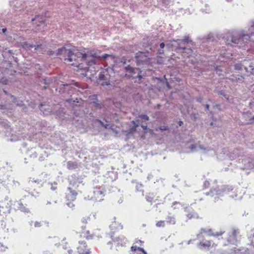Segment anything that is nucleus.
<instances>
[{"instance_id":"obj_32","label":"nucleus","mask_w":254,"mask_h":254,"mask_svg":"<svg viewBox=\"0 0 254 254\" xmlns=\"http://www.w3.org/2000/svg\"><path fill=\"white\" fill-rule=\"evenodd\" d=\"M160 49L158 50V54L159 55H162L164 53V51L163 49L165 47V44L164 43L162 42L159 45Z\"/></svg>"},{"instance_id":"obj_20","label":"nucleus","mask_w":254,"mask_h":254,"mask_svg":"<svg viewBox=\"0 0 254 254\" xmlns=\"http://www.w3.org/2000/svg\"><path fill=\"white\" fill-rule=\"evenodd\" d=\"M81 237L85 238L87 240H90L93 239L94 235L91 233L89 230H87L82 233Z\"/></svg>"},{"instance_id":"obj_38","label":"nucleus","mask_w":254,"mask_h":254,"mask_svg":"<svg viewBox=\"0 0 254 254\" xmlns=\"http://www.w3.org/2000/svg\"><path fill=\"white\" fill-rule=\"evenodd\" d=\"M157 227H164L165 226V221H158L156 224Z\"/></svg>"},{"instance_id":"obj_55","label":"nucleus","mask_w":254,"mask_h":254,"mask_svg":"<svg viewBox=\"0 0 254 254\" xmlns=\"http://www.w3.org/2000/svg\"><path fill=\"white\" fill-rule=\"evenodd\" d=\"M3 221L2 219H0V229L2 227Z\"/></svg>"},{"instance_id":"obj_27","label":"nucleus","mask_w":254,"mask_h":254,"mask_svg":"<svg viewBox=\"0 0 254 254\" xmlns=\"http://www.w3.org/2000/svg\"><path fill=\"white\" fill-rule=\"evenodd\" d=\"M112 227L115 228V231L122 230L123 228V226L119 223H117L116 221L112 222Z\"/></svg>"},{"instance_id":"obj_50","label":"nucleus","mask_w":254,"mask_h":254,"mask_svg":"<svg viewBox=\"0 0 254 254\" xmlns=\"http://www.w3.org/2000/svg\"><path fill=\"white\" fill-rule=\"evenodd\" d=\"M213 108H217V109H218L219 111H221V106L220 104H215L214 106H213Z\"/></svg>"},{"instance_id":"obj_63","label":"nucleus","mask_w":254,"mask_h":254,"mask_svg":"<svg viewBox=\"0 0 254 254\" xmlns=\"http://www.w3.org/2000/svg\"><path fill=\"white\" fill-rule=\"evenodd\" d=\"M166 85H167V86L168 87V88H170V85L167 81H166Z\"/></svg>"},{"instance_id":"obj_3","label":"nucleus","mask_w":254,"mask_h":254,"mask_svg":"<svg viewBox=\"0 0 254 254\" xmlns=\"http://www.w3.org/2000/svg\"><path fill=\"white\" fill-rule=\"evenodd\" d=\"M243 152L242 150L239 149H234L232 152L230 154L229 158L231 160L236 159L237 158L241 157V158L239 159V162L241 160L242 163L244 165L243 166H240L241 168H247V169H253L254 168V159L252 160L247 158L246 155H242Z\"/></svg>"},{"instance_id":"obj_1","label":"nucleus","mask_w":254,"mask_h":254,"mask_svg":"<svg viewBox=\"0 0 254 254\" xmlns=\"http://www.w3.org/2000/svg\"><path fill=\"white\" fill-rule=\"evenodd\" d=\"M64 55V61L76 66L78 69L87 71L89 66L94 65L100 59L96 53H83L76 50L70 44L66 45L58 50L57 55Z\"/></svg>"},{"instance_id":"obj_49","label":"nucleus","mask_w":254,"mask_h":254,"mask_svg":"<svg viewBox=\"0 0 254 254\" xmlns=\"http://www.w3.org/2000/svg\"><path fill=\"white\" fill-rule=\"evenodd\" d=\"M209 186V182L208 181H205L203 184V186L205 188H207Z\"/></svg>"},{"instance_id":"obj_52","label":"nucleus","mask_w":254,"mask_h":254,"mask_svg":"<svg viewBox=\"0 0 254 254\" xmlns=\"http://www.w3.org/2000/svg\"><path fill=\"white\" fill-rule=\"evenodd\" d=\"M176 205H179L182 206L181 203L180 202H178V201H174V202H173L172 207Z\"/></svg>"},{"instance_id":"obj_29","label":"nucleus","mask_w":254,"mask_h":254,"mask_svg":"<svg viewBox=\"0 0 254 254\" xmlns=\"http://www.w3.org/2000/svg\"><path fill=\"white\" fill-rule=\"evenodd\" d=\"M154 198V196L153 193H149L145 195L146 200L148 202H150V203H152L153 202Z\"/></svg>"},{"instance_id":"obj_26","label":"nucleus","mask_w":254,"mask_h":254,"mask_svg":"<svg viewBox=\"0 0 254 254\" xmlns=\"http://www.w3.org/2000/svg\"><path fill=\"white\" fill-rule=\"evenodd\" d=\"M35 50L41 54H44L45 52L44 48L43 47L41 44L35 46Z\"/></svg>"},{"instance_id":"obj_47","label":"nucleus","mask_w":254,"mask_h":254,"mask_svg":"<svg viewBox=\"0 0 254 254\" xmlns=\"http://www.w3.org/2000/svg\"><path fill=\"white\" fill-rule=\"evenodd\" d=\"M195 100L197 102L201 103L203 100V98L201 96H199L195 98Z\"/></svg>"},{"instance_id":"obj_31","label":"nucleus","mask_w":254,"mask_h":254,"mask_svg":"<svg viewBox=\"0 0 254 254\" xmlns=\"http://www.w3.org/2000/svg\"><path fill=\"white\" fill-rule=\"evenodd\" d=\"M138 127V125H136L135 126H132V127H130L127 131V134H133L134 133L136 130V128Z\"/></svg>"},{"instance_id":"obj_4","label":"nucleus","mask_w":254,"mask_h":254,"mask_svg":"<svg viewBox=\"0 0 254 254\" xmlns=\"http://www.w3.org/2000/svg\"><path fill=\"white\" fill-rule=\"evenodd\" d=\"M197 43L200 45V48H202L204 52L210 51L208 44L215 40V37L212 34H209L206 36H199L197 38Z\"/></svg>"},{"instance_id":"obj_7","label":"nucleus","mask_w":254,"mask_h":254,"mask_svg":"<svg viewBox=\"0 0 254 254\" xmlns=\"http://www.w3.org/2000/svg\"><path fill=\"white\" fill-rule=\"evenodd\" d=\"M133 79H135L134 82L140 83L142 79L146 76V73L139 68H134L133 72H130Z\"/></svg>"},{"instance_id":"obj_46","label":"nucleus","mask_w":254,"mask_h":254,"mask_svg":"<svg viewBox=\"0 0 254 254\" xmlns=\"http://www.w3.org/2000/svg\"><path fill=\"white\" fill-rule=\"evenodd\" d=\"M142 188V185L141 184H137L136 186V188H135V190H136V191H139V190H140V189H141Z\"/></svg>"},{"instance_id":"obj_22","label":"nucleus","mask_w":254,"mask_h":254,"mask_svg":"<svg viewBox=\"0 0 254 254\" xmlns=\"http://www.w3.org/2000/svg\"><path fill=\"white\" fill-rule=\"evenodd\" d=\"M166 221L169 224L174 225L176 223V218L174 215L169 214L166 216Z\"/></svg>"},{"instance_id":"obj_34","label":"nucleus","mask_w":254,"mask_h":254,"mask_svg":"<svg viewBox=\"0 0 254 254\" xmlns=\"http://www.w3.org/2000/svg\"><path fill=\"white\" fill-rule=\"evenodd\" d=\"M7 249V247L0 244V254H4Z\"/></svg>"},{"instance_id":"obj_24","label":"nucleus","mask_w":254,"mask_h":254,"mask_svg":"<svg viewBox=\"0 0 254 254\" xmlns=\"http://www.w3.org/2000/svg\"><path fill=\"white\" fill-rule=\"evenodd\" d=\"M211 244V243L210 241H206L205 242H200L198 245V247L200 249H206L210 247Z\"/></svg>"},{"instance_id":"obj_30","label":"nucleus","mask_w":254,"mask_h":254,"mask_svg":"<svg viewBox=\"0 0 254 254\" xmlns=\"http://www.w3.org/2000/svg\"><path fill=\"white\" fill-rule=\"evenodd\" d=\"M21 45L23 48L26 50H28L30 48H33V45L28 43L27 42H24L21 44Z\"/></svg>"},{"instance_id":"obj_64","label":"nucleus","mask_w":254,"mask_h":254,"mask_svg":"<svg viewBox=\"0 0 254 254\" xmlns=\"http://www.w3.org/2000/svg\"><path fill=\"white\" fill-rule=\"evenodd\" d=\"M251 245L254 247V242H253V241H252Z\"/></svg>"},{"instance_id":"obj_56","label":"nucleus","mask_w":254,"mask_h":254,"mask_svg":"<svg viewBox=\"0 0 254 254\" xmlns=\"http://www.w3.org/2000/svg\"><path fill=\"white\" fill-rule=\"evenodd\" d=\"M48 54L49 55V56H51V55H53L54 54V52L53 51H49L48 52Z\"/></svg>"},{"instance_id":"obj_15","label":"nucleus","mask_w":254,"mask_h":254,"mask_svg":"<svg viewBox=\"0 0 254 254\" xmlns=\"http://www.w3.org/2000/svg\"><path fill=\"white\" fill-rule=\"evenodd\" d=\"M127 241V239L123 236H120L117 237L114 240V242L116 243L117 246H124L126 245Z\"/></svg>"},{"instance_id":"obj_43","label":"nucleus","mask_w":254,"mask_h":254,"mask_svg":"<svg viewBox=\"0 0 254 254\" xmlns=\"http://www.w3.org/2000/svg\"><path fill=\"white\" fill-rule=\"evenodd\" d=\"M219 94L221 95H222L224 96L225 98H226L227 100H228V96L227 95H226L224 91L221 90L219 91Z\"/></svg>"},{"instance_id":"obj_36","label":"nucleus","mask_w":254,"mask_h":254,"mask_svg":"<svg viewBox=\"0 0 254 254\" xmlns=\"http://www.w3.org/2000/svg\"><path fill=\"white\" fill-rule=\"evenodd\" d=\"M196 146L195 144H191L189 146V149H190V151L189 152H192L194 151L196 149Z\"/></svg>"},{"instance_id":"obj_48","label":"nucleus","mask_w":254,"mask_h":254,"mask_svg":"<svg viewBox=\"0 0 254 254\" xmlns=\"http://www.w3.org/2000/svg\"><path fill=\"white\" fill-rule=\"evenodd\" d=\"M131 123H132L133 125V126H135L136 125H138L139 126V121L138 120L132 121L131 122Z\"/></svg>"},{"instance_id":"obj_58","label":"nucleus","mask_w":254,"mask_h":254,"mask_svg":"<svg viewBox=\"0 0 254 254\" xmlns=\"http://www.w3.org/2000/svg\"><path fill=\"white\" fill-rule=\"evenodd\" d=\"M123 199L122 197H121V198H120V199L118 200V202H119V203H122V202H123Z\"/></svg>"},{"instance_id":"obj_11","label":"nucleus","mask_w":254,"mask_h":254,"mask_svg":"<svg viewBox=\"0 0 254 254\" xmlns=\"http://www.w3.org/2000/svg\"><path fill=\"white\" fill-rule=\"evenodd\" d=\"M184 49H176V51L177 52H181L183 53V55L184 57H186L187 58L190 57H195L197 56L196 51L195 50L194 48H188L186 47H184Z\"/></svg>"},{"instance_id":"obj_5","label":"nucleus","mask_w":254,"mask_h":254,"mask_svg":"<svg viewBox=\"0 0 254 254\" xmlns=\"http://www.w3.org/2000/svg\"><path fill=\"white\" fill-rule=\"evenodd\" d=\"M233 190V187L230 186H223L221 189H219L218 187H216L211 188L209 192L205 193V194L206 195H210L211 196H214V195L220 196L224 194L229 193Z\"/></svg>"},{"instance_id":"obj_18","label":"nucleus","mask_w":254,"mask_h":254,"mask_svg":"<svg viewBox=\"0 0 254 254\" xmlns=\"http://www.w3.org/2000/svg\"><path fill=\"white\" fill-rule=\"evenodd\" d=\"M105 76L104 74L102 72H100L99 74V78L98 79V84L104 86L108 85L110 84L109 81H105Z\"/></svg>"},{"instance_id":"obj_23","label":"nucleus","mask_w":254,"mask_h":254,"mask_svg":"<svg viewBox=\"0 0 254 254\" xmlns=\"http://www.w3.org/2000/svg\"><path fill=\"white\" fill-rule=\"evenodd\" d=\"M78 167V163L76 162L68 161L67 163V168L69 170L77 169Z\"/></svg>"},{"instance_id":"obj_61","label":"nucleus","mask_w":254,"mask_h":254,"mask_svg":"<svg viewBox=\"0 0 254 254\" xmlns=\"http://www.w3.org/2000/svg\"><path fill=\"white\" fill-rule=\"evenodd\" d=\"M202 11L203 12H204L205 13H208L209 12V10H207L206 9V10H204V9H202Z\"/></svg>"},{"instance_id":"obj_12","label":"nucleus","mask_w":254,"mask_h":254,"mask_svg":"<svg viewBox=\"0 0 254 254\" xmlns=\"http://www.w3.org/2000/svg\"><path fill=\"white\" fill-rule=\"evenodd\" d=\"M224 233V231H220L214 233L212 232L211 229H205L201 228L200 233L197 235V237L198 239L201 240V235L202 233H206L208 236H219L222 235Z\"/></svg>"},{"instance_id":"obj_33","label":"nucleus","mask_w":254,"mask_h":254,"mask_svg":"<svg viewBox=\"0 0 254 254\" xmlns=\"http://www.w3.org/2000/svg\"><path fill=\"white\" fill-rule=\"evenodd\" d=\"M63 248L65 250H67V253L68 254H73V250L70 248V247L66 243H65V245L63 247Z\"/></svg>"},{"instance_id":"obj_44","label":"nucleus","mask_w":254,"mask_h":254,"mask_svg":"<svg viewBox=\"0 0 254 254\" xmlns=\"http://www.w3.org/2000/svg\"><path fill=\"white\" fill-rule=\"evenodd\" d=\"M98 122H99L103 127H104L105 128H108L109 125V124H104L102 122H101L100 120H97Z\"/></svg>"},{"instance_id":"obj_2","label":"nucleus","mask_w":254,"mask_h":254,"mask_svg":"<svg viewBox=\"0 0 254 254\" xmlns=\"http://www.w3.org/2000/svg\"><path fill=\"white\" fill-rule=\"evenodd\" d=\"M252 27L254 28V23L252 25ZM252 35H254V32L246 33L244 30H241L239 32L229 33L224 38L227 45L232 47H241L243 44L250 40Z\"/></svg>"},{"instance_id":"obj_62","label":"nucleus","mask_w":254,"mask_h":254,"mask_svg":"<svg viewBox=\"0 0 254 254\" xmlns=\"http://www.w3.org/2000/svg\"><path fill=\"white\" fill-rule=\"evenodd\" d=\"M230 196L232 198H235V197H237V194H235V195H230Z\"/></svg>"},{"instance_id":"obj_53","label":"nucleus","mask_w":254,"mask_h":254,"mask_svg":"<svg viewBox=\"0 0 254 254\" xmlns=\"http://www.w3.org/2000/svg\"><path fill=\"white\" fill-rule=\"evenodd\" d=\"M141 127L144 130L147 129V126L146 124H145V125H144V124L141 125Z\"/></svg>"},{"instance_id":"obj_28","label":"nucleus","mask_w":254,"mask_h":254,"mask_svg":"<svg viewBox=\"0 0 254 254\" xmlns=\"http://www.w3.org/2000/svg\"><path fill=\"white\" fill-rule=\"evenodd\" d=\"M236 247H233L229 252L222 251L217 253L216 254H235L236 253Z\"/></svg>"},{"instance_id":"obj_8","label":"nucleus","mask_w":254,"mask_h":254,"mask_svg":"<svg viewBox=\"0 0 254 254\" xmlns=\"http://www.w3.org/2000/svg\"><path fill=\"white\" fill-rule=\"evenodd\" d=\"M69 192L66 194L65 198L66 201V204L69 207H73L75 205L73 201L75 200L77 193L71 189L70 188H68Z\"/></svg>"},{"instance_id":"obj_40","label":"nucleus","mask_w":254,"mask_h":254,"mask_svg":"<svg viewBox=\"0 0 254 254\" xmlns=\"http://www.w3.org/2000/svg\"><path fill=\"white\" fill-rule=\"evenodd\" d=\"M94 195H95V197H96V195H98L99 194L101 195V197L103 196V194L102 191H101L99 190H97L94 191Z\"/></svg>"},{"instance_id":"obj_14","label":"nucleus","mask_w":254,"mask_h":254,"mask_svg":"<svg viewBox=\"0 0 254 254\" xmlns=\"http://www.w3.org/2000/svg\"><path fill=\"white\" fill-rule=\"evenodd\" d=\"M33 21H35V24H36V29L38 31L41 30L40 27L43 28H45L46 26L45 24V20L44 18L42 16H36L34 18L32 19Z\"/></svg>"},{"instance_id":"obj_51","label":"nucleus","mask_w":254,"mask_h":254,"mask_svg":"<svg viewBox=\"0 0 254 254\" xmlns=\"http://www.w3.org/2000/svg\"><path fill=\"white\" fill-rule=\"evenodd\" d=\"M41 226V224L40 222H35L34 223V226L35 227H39Z\"/></svg>"},{"instance_id":"obj_21","label":"nucleus","mask_w":254,"mask_h":254,"mask_svg":"<svg viewBox=\"0 0 254 254\" xmlns=\"http://www.w3.org/2000/svg\"><path fill=\"white\" fill-rule=\"evenodd\" d=\"M243 68L245 69L246 72H249L248 67L245 66L242 63H237L234 65V69L236 70H241Z\"/></svg>"},{"instance_id":"obj_9","label":"nucleus","mask_w":254,"mask_h":254,"mask_svg":"<svg viewBox=\"0 0 254 254\" xmlns=\"http://www.w3.org/2000/svg\"><path fill=\"white\" fill-rule=\"evenodd\" d=\"M239 233L240 232L238 229H232L228 233L227 242L231 244L236 245L238 241Z\"/></svg>"},{"instance_id":"obj_13","label":"nucleus","mask_w":254,"mask_h":254,"mask_svg":"<svg viewBox=\"0 0 254 254\" xmlns=\"http://www.w3.org/2000/svg\"><path fill=\"white\" fill-rule=\"evenodd\" d=\"M135 59L137 65L144 64L148 62V58L142 52L136 53Z\"/></svg>"},{"instance_id":"obj_45","label":"nucleus","mask_w":254,"mask_h":254,"mask_svg":"<svg viewBox=\"0 0 254 254\" xmlns=\"http://www.w3.org/2000/svg\"><path fill=\"white\" fill-rule=\"evenodd\" d=\"M247 123L248 124H254V116L251 118Z\"/></svg>"},{"instance_id":"obj_25","label":"nucleus","mask_w":254,"mask_h":254,"mask_svg":"<svg viewBox=\"0 0 254 254\" xmlns=\"http://www.w3.org/2000/svg\"><path fill=\"white\" fill-rule=\"evenodd\" d=\"M244 77L242 76H237L234 75H232L231 76L230 79L232 81H238L240 82H242L244 81Z\"/></svg>"},{"instance_id":"obj_42","label":"nucleus","mask_w":254,"mask_h":254,"mask_svg":"<svg viewBox=\"0 0 254 254\" xmlns=\"http://www.w3.org/2000/svg\"><path fill=\"white\" fill-rule=\"evenodd\" d=\"M158 128L161 131L167 130L169 129L168 126H162L158 127Z\"/></svg>"},{"instance_id":"obj_35","label":"nucleus","mask_w":254,"mask_h":254,"mask_svg":"<svg viewBox=\"0 0 254 254\" xmlns=\"http://www.w3.org/2000/svg\"><path fill=\"white\" fill-rule=\"evenodd\" d=\"M159 2H161L164 5H168L170 2V0H157Z\"/></svg>"},{"instance_id":"obj_39","label":"nucleus","mask_w":254,"mask_h":254,"mask_svg":"<svg viewBox=\"0 0 254 254\" xmlns=\"http://www.w3.org/2000/svg\"><path fill=\"white\" fill-rule=\"evenodd\" d=\"M138 5L135 3V1L132 2V3H130V8L132 9L133 10H136L137 9Z\"/></svg>"},{"instance_id":"obj_54","label":"nucleus","mask_w":254,"mask_h":254,"mask_svg":"<svg viewBox=\"0 0 254 254\" xmlns=\"http://www.w3.org/2000/svg\"><path fill=\"white\" fill-rule=\"evenodd\" d=\"M249 114H250V115H251V112H250V111H248V112H246V113H244V114H243V116H244V117H245V116H246V115H249Z\"/></svg>"},{"instance_id":"obj_37","label":"nucleus","mask_w":254,"mask_h":254,"mask_svg":"<svg viewBox=\"0 0 254 254\" xmlns=\"http://www.w3.org/2000/svg\"><path fill=\"white\" fill-rule=\"evenodd\" d=\"M139 117L144 121H148L149 119V117L145 114H141L139 116Z\"/></svg>"},{"instance_id":"obj_17","label":"nucleus","mask_w":254,"mask_h":254,"mask_svg":"<svg viewBox=\"0 0 254 254\" xmlns=\"http://www.w3.org/2000/svg\"><path fill=\"white\" fill-rule=\"evenodd\" d=\"M89 100L94 103L96 107L101 108L103 106L102 104L99 103L97 95H93L90 96L89 97Z\"/></svg>"},{"instance_id":"obj_6","label":"nucleus","mask_w":254,"mask_h":254,"mask_svg":"<svg viewBox=\"0 0 254 254\" xmlns=\"http://www.w3.org/2000/svg\"><path fill=\"white\" fill-rule=\"evenodd\" d=\"M176 43V49H184L186 44H190L192 47L196 45L195 42L190 39L189 36H185L182 39L173 40Z\"/></svg>"},{"instance_id":"obj_19","label":"nucleus","mask_w":254,"mask_h":254,"mask_svg":"<svg viewBox=\"0 0 254 254\" xmlns=\"http://www.w3.org/2000/svg\"><path fill=\"white\" fill-rule=\"evenodd\" d=\"M121 62L124 65H125L124 69L127 73H130V72H133V70L134 67L130 66L129 64L126 65L127 62L125 58H122Z\"/></svg>"},{"instance_id":"obj_60","label":"nucleus","mask_w":254,"mask_h":254,"mask_svg":"<svg viewBox=\"0 0 254 254\" xmlns=\"http://www.w3.org/2000/svg\"><path fill=\"white\" fill-rule=\"evenodd\" d=\"M183 124V123L182 121H180L179 122H178V125L179 126H182Z\"/></svg>"},{"instance_id":"obj_10","label":"nucleus","mask_w":254,"mask_h":254,"mask_svg":"<svg viewBox=\"0 0 254 254\" xmlns=\"http://www.w3.org/2000/svg\"><path fill=\"white\" fill-rule=\"evenodd\" d=\"M77 254H91L90 249L84 240H79L76 247Z\"/></svg>"},{"instance_id":"obj_59","label":"nucleus","mask_w":254,"mask_h":254,"mask_svg":"<svg viewBox=\"0 0 254 254\" xmlns=\"http://www.w3.org/2000/svg\"><path fill=\"white\" fill-rule=\"evenodd\" d=\"M199 148L201 149V150H206V148H204L202 145H199Z\"/></svg>"},{"instance_id":"obj_41","label":"nucleus","mask_w":254,"mask_h":254,"mask_svg":"<svg viewBox=\"0 0 254 254\" xmlns=\"http://www.w3.org/2000/svg\"><path fill=\"white\" fill-rule=\"evenodd\" d=\"M249 67L251 68L250 70H249V72L252 74H254V65L253 64H250L249 65Z\"/></svg>"},{"instance_id":"obj_16","label":"nucleus","mask_w":254,"mask_h":254,"mask_svg":"<svg viewBox=\"0 0 254 254\" xmlns=\"http://www.w3.org/2000/svg\"><path fill=\"white\" fill-rule=\"evenodd\" d=\"M185 211L186 212H188V213L186 215L187 217L188 218V219H190L193 218L198 219L199 218V216H198V215L197 213H196L193 210H192L191 211H190V209L187 207H186L185 208Z\"/></svg>"},{"instance_id":"obj_57","label":"nucleus","mask_w":254,"mask_h":254,"mask_svg":"<svg viewBox=\"0 0 254 254\" xmlns=\"http://www.w3.org/2000/svg\"><path fill=\"white\" fill-rule=\"evenodd\" d=\"M204 106L205 107L206 110H208L209 109V105L208 104H205Z\"/></svg>"}]
</instances>
